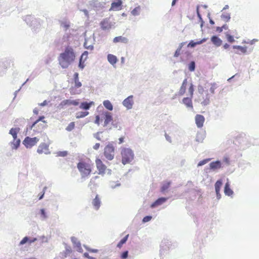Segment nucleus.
<instances>
[{
  "label": "nucleus",
  "instance_id": "obj_8",
  "mask_svg": "<svg viewBox=\"0 0 259 259\" xmlns=\"http://www.w3.org/2000/svg\"><path fill=\"white\" fill-rule=\"evenodd\" d=\"M122 2L121 0H116V2L112 3L110 11H119L121 9Z\"/></svg>",
  "mask_w": 259,
  "mask_h": 259
},
{
  "label": "nucleus",
  "instance_id": "obj_12",
  "mask_svg": "<svg viewBox=\"0 0 259 259\" xmlns=\"http://www.w3.org/2000/svg\"><path fill=\"white\" fill-rule=\"evenodd\" d=\"M113 41L114 43L121 42L127 44L128 42V39L125 37L119 36L114 37Z\"/></svg>",
  "mask_w": 259,
  "mask_h": 259
},
{
  "label": "nucleus",
  "instance_id": "obj_36",
  "mask_svg": "<svg viewBox=\"0 0 259 259\" xmlns=\"http://www.w3.org/2000/svg\"><path fill=\"white\" fill-rule=\"evenodd\" d=\"M40 212H41V215L42 216V217L44 218H46L47 217V215L46 214L45 211L44 209H41Z\"/></svg>",
  "mask_w": 259,
  "mask_h": 259
},
{
  "label": "nucleus",
  "instance_id": "obj_48",
  "mask_svg": "<svg viewBox=\"0 0 259 259\" xmlns=\"http://www.w3.org/2000/svg\"><path fill=\"white\" fill-rule=\"evenodd\" d=\"M78 244H79V247H80V248H81L80 244L79 243Z\"/></svg>",
  "mask_w": 259,
  "mask_h": 259
},
{
  "label": "nucleus",
  "instance_id": "obj_43",
  "mask_svg": "<svg viewBox=\"0 0 259 259\" xmlns=\"http://www.w3.org/2000/svg\"><path fill=\"white\" fill-rule=\"evenodd\" d=\"M66 155H67V152H66V151L62 152H61V154H60V155L62 156H65Z\"/></svg>",
  "mask_w": 259,
  "mask_h": 259
},
{
  "label": "nucleus",
  "instance_id": "obj_37",
  "mask_svg": "<svg viewBox=\"0 0 259 259\" xmlns=\"http://www.w3.org/2000/svg\"><path fill=\"white\" fill-rule=\"evenodd\" d=\"M79 104V102L77 100H71V105H73L75 106L78 105Z\"/></svg>",
  "mask_w": 259,
  "mask_h": 259
},
{
  "label": "nucleus",
  "instance_id": "obj_16",
  "mask_svg": "<svg viewBox=\"0 0 259 259\" xmlns=\"http://www.w3.org/2000/svg\"><path fill=\"white\" fill-rule=\"evenodd\" d=\"M107 59L109 62L112 65L116 64L117 61V57L115 56L112 54L108 55Z\"/></svg>",
  "mask_w": 259,
  "mask_h": 259
},
{
  "label": "nucleus",
  "instance_id": "obj_25",
  "mask_svg": "<svg viewBox=\"0 0 259 259\" xmlns=\"http://www.w3.org/2000/svg\"><path fill=\"white\" fill-rule=\"evenodd\" d=\"M141 8L140 6L136 7L134 10H132L131 13L133 15L136 16L139 14L140 12Z\"/></svg>",
  "mask_w": 259,
  "mask_h": 259
},
{
  "label": "nucleus",
  "instance_id": "obj_18",
  "mask_svg": "<svg viewBox=\"0 0 259 259\" xmlns=\"http://www.w3.org/2000/svg\"><path fill=\"white\" fill-rule=\"evenodd\" d=\"M103 105L106 109L109 110L111 111L113 110V106L109 100H105L103 102Z\"/></svg>",
  "mask_w": 259,
  "mask_h": 259
},
{
  "label": "nucleus",
  "instance_id": "obj_40",
  "mask_svg": "<svg viewBox=\"0 0 259 259\" xmlns=\"http://www.w3.org/2000/svg\"><path fill=\"white\" fill-rule=\"evenodd\" d=\"M124 141V137H120L119 139V144H121Z\"/></svg>",
  "mask_w": 259,
  "mask_h": 259
},
{
  "label": "nucleus",
  "instance_id": "obj_24",
  "mask_svg": "<svg viewBox=\"0 0 259 259\" xmlns=\"http://www.w3.org/2000/svg\"><path fill=\"white\" fill-rule=\"evenodd\" d=\"M72 253V250L70 248H66L63 252V257L66 258L70 256V254Z\"/></svg>",
  "mask_w": 259,
  "mask_h": 259
},
{
  "label": "nucleus",
  "instance_id": "obj_35",
  "mask_svg": "<svg viewBox=\"0 0 259 259\" xmlns=\"http://www.w3.org/2000/svg\"><path fill=\"white\" fill-rule=\"evenodd\" d=\"M84 61H81V60H79V67L81 69H83L84 67V65H83Z\"/></svg>",
  "mask_w": 259,
  "mask_h": 259
},
{
  "label": "nucleus",
  "instance_id": "obj_28",
  "mask_svg": "<svg viewBox=\"0 0 259 259\" xmlns=\"http://www.w3.org/2000/svg\"><path fill=\"white\" fill-rule=\"evenodd\" d=\"M71 105V100H65L62 101L60 104V106L62 107L65 105Z\"/></svg>",
  "mask_w": 259,
  "mask_h": 259
},
{
  "label": "nucleus",
  "instance_id": "obj_9",
  "mask_svg": "<svg viewBox=\"0 0 259 259\" xmlns=\"http://www.w3.org/2000/svg\"><path fill=\"white\" fill-rule=\"evenodd\" d=\"M103 115L104 118V126H106L112 121L113 118L111 113L107 111L103 112Z\"/></svg>",
  "mask_w": 259,
  "mask_h": 259
},
{
  "label": "nucleus",
  "instance_id": "obj_7",
  "mask_svg": "<svg viewBox=\"0 0 259 259\" xmlns=\"http://www.w3.org/2000/svg\"><path fill=\"white\" fill-rule=\"evenodd\" d=\"M123 105L127 109H131L133 107L134 104L133 96L131 95L125 99L123 102Z\"/></svg>",
  "mask_w": 259,
  "mask_h": 259
},
{
  "label": "nucleus",
  "instance_id": "obj_45",
  "mask_svg": "<svg viewBox=\"0 0 259 259\" xmlns=\"http://www.w3.org/2000/svg\"><path fill=\"white\" fill-rule=\"evenodd\" d=\"M65 26L66 28H68L69 27V25H65V26Z\"/></svg>",
  "mask_w": 259,
  "mask_h": 259
},
{
  "label": "nucleus",
  "instance_id": "obj_39",
  "mask_svg": "<svg viewBox=\"0 0 259 259\" xmlns=\"http://www.w3.org/2000/svg\"><path fill=\"white\" fill-rule=\"evenodd\" d=\"M48 104V102L47 100H45L43 102L39 104L40 106H44Z\"/></svg>",
  "mask_w": 259,
  "mask_h": 259
},
{
  "label": "nucleus",
  "instance_id": "obj_2",
  "mask_svg": "<svg viewBox=\"0 0 259 259\" xmlns=\"http://www.w3.org/2000/svg\"><path fill=\"white\" fill-rule=\"evenodd\" d=\"M77 169L82 178H88L91 175L94 167V164L89 159H80L77 164Z\"/></svg>",
  "mask_w": 259,
  "mask_h": 259
},
{
  "label": "nucleus",
  "instance_id": "obj_27",
  "mask_svg": "<svg viewBox=\"0 0 259 259\" xmlns=\"http://www.w3.org/2000/svg\"><path fill=\"white\" fill-rule=\"evenodd\" d=\"M75 127V122H70L68 125L66 127V130L67 131H71L73 130Z\"/></svg>",
  "mask_w": 259,
  "mask_h": 259
},
{
  "label": "nucleus",
  "instance_id": "obj_14",
  "mask_svg": "<svg viewBox=\"0 0 259 259\" xmlns=\"http://www.w3.org/2000/svg\"><path fill=\"white\" fill-rule=\"evenodd\" d=\"M94 103L93 101H91L89 103L86 102H82L80 104L79 108L82 109L88 110L90 109L92 105H94Z\"/></svg>",
  "mask_w": 259,
  "mask_h": 259
},
{
  "label": "nucleus",
  "instance_id": "obj_10",
  "mask_svg": "<svg viewBox=\"0 0 259 259\" xmlns=\"http://www.w3.org/2000/svg\"><path fill=\"white\" fill-rule=\"evenodd\" d=\"M100 26L103 30H109L111 28V24L107 19H105L100 22Z\"/></svg>",
  "mask_w": 259,
  "mask_h": 259
},
{
  "label": "nucleus",
  "instance_id": "obj_42",
  "mask_svg": "<svg viewBox=\"0 0 259 259\" xmlns=\"http://www.w3.org/2000/svg\"><path fill=\"white\" fill-rule=\"evenodd\" d=\"M83 256H84L85 257L88 258V259L89 258V257H90V256L89 255V253H87V252L84 253L83 254Z\"/></svg>",
  "mask_w": 259,
  "mask_h": 259
},
{
  "label": "nucleus",
  "instance_id": "obj_47",
  "mask_svg": "<svg viewBox=\"0 0 259 259\" xmlns=\"http://www.w3.org/2000/svg\"><path fill=\"white\" fill-rule=\"evenodd\" d=\"M89 259H95V258L94 257H93L90 256Z\"/></svg>",
  "mask_w": 259,
  "mask_h": 259
},
{
  "label": "nucleus",
  "instance_id": "obj_15",
  "mask_svg": "<svg viewBox=\"0 0 259 259\" xmlns=\"http://www.w3.org/2000/svg\"><path fill=\"white\" fill-rule=\"evenodd\" d=\"M45 118V117L44 116H40L38 119H37L35 122H33V123L31 125L30 129H32L33 128H35L36 125L37 124V123L41 121L43 122V124L41 125V127L39 128H42L44 126V124L46 123V121L44 120Z\"/></svg>",
  "mask_w": 259,
  "mask_h": 259
},
{
  "label": "nucleus",
  "instance_id": "obj_46",
  "mask_svg": "<svg viewBox=\"0 0 259 259\" xmlns=\"http://www.w3.org/2000/svg\"><path fill=\"white\" fill-rule=\"evenodd\" d=\"M43 195H44V194H42L41 195V196H40V197H39V199H41L42 198Z\"/></svg>",
  "mask_w": 259,
  "mask_h": 259
},
{
  "label": "nucleus",
  "instance_id": "obj_44",
  "mask_svg": "<svg viewBox=\"0 0 259 259\" xmlns=\"http://www.w3.org/2000/svg\"><path fill=\"white\" fill-rule=\"evenodd\" d=\"M33 113L37 115L38 114V110L37 109H35L33 110Z\"/></svg>",
  "mask_w": 259,
  "mask_h": 259
},
{
  "label": "nucleus",
  "instance_id": "obj_41",
  "mask_svg": "<svg viewBox=\"0 0 259 259\" xmlns=\"http://www.w3.org/2000/svg\"><path fill=\"white\" fill-rule=\"evenodd\" d=\"M78 79V74L77 73H75L74 74V80Z\"/></svg>",
  "mask_w": 259,
  "mask_h": 259
},
{
  "label": "nucleus",
  "instance_id": "obj_13",
  "mask_svg": "<svg viewBox=\"0 0 259 259\" xmlns=\"http://www.w3.org/2000/svg\"><path fill=\"white\" fill-rule=\"evenodd\" d=\"M92 204L96 209H98L100 206L101 201L99 196L97 195L92 201Z\"/></svg>",
  "mask_w": 259,
  "mask_h": 259
},
{
  "label": "nucleus",
  "instance_id": "obj_4",
  "mask_svg": "<svg viewBox=\"0 0 259 259\" xmlns=\"http://www.w3.org/2000/svg\"><path fill=\"white\" fill-rule=\"evenodd\" d=\"M115 148L111 143H109L104 148V155L108 160H112L114 158Z\"/></svg>",
  "mask_w": 259,
  "mask_h": 259
},
{
  "label": "nucleus",
  "instance_id": "obj_32",
  "mask_svg": "<svg viewBox=\"0 0 259 259\" xmlns=\"http://www.w3.org/2000/svg\"><path fill=\"white\" fill-rule=\"evenodd\" d=\"M84 47L85 49H88V50H93L94 49L93 46H92V45L87 46V44L86 42H85L84 44Z\"/></svg>",
  "mask_w": 259,
  "mask_h": 259
},
{
  "label": "nucleus",
  "instance_id": "obj_26",
  "mask_svg": "<svg viewBox=\"0 0 259 259\" xmlns=\"http://www.w3.org/2000/svg\"><path fill=\"white\" fill-rule=\"evenodd\" d=\"M161 204H162V198H159L151 205V207H154L157 205H160Z\"/></svg>",
  "mask_w": 259,
  "mask_h": 259
},
{
  "label": "nucleus",
  "instance_id": "obj_5",
  "mask_svg": "<svg viewBox=\"0 0 259 259\" xmlns=\"http://www.w3.org/2000/svg\"><path fill=\"white\" fill-rule=\"evenodd\" d=\"M39 139L36 137L30 138L29 137H27L25 138L23 143L26 148H30L36 145Z\"/></svg>",
  "mask_w": 259,
  "mask_h": 259
},
{
  "label": "nucleus",
  "instance_id": "obj_22",
  "mask_svg": "<svg viewBox=\"0 0 259 259\" xmlns=\"http://www.w3.org/2000/svg\"><path fill=\"white\" fill-rule=\"evenodd\" d=\"M20 143V140L19 139H17V137L16 139H13V141L12 142V147L14 149H17Z\"/></svg>",
  "mask_w": 259,
  "mask_h": 259
},
{
  "label": "nucleus",
  "instance_id": "obj_1",
  "mask_svg": "<svg viewBox=\"0 0 259 259\" xmlns=\"http://www.w3.org/2000/svg\"><path fill=\"white\" fill-rule=\"evenodd\" d=\"M75 52L71 46L65 47L63 52L61 53L58 57V61L63 68H67L73 63L75 59Z\"/></svg>",
  "mask_w": 259,
  "mask_h": 259
},
{
  "label": "nucleus",
  "instance_id": "obj_6",
  "mask_svg": "<svg viewBox=\"0 0 259 259\" xmlns=\"http://www.w3.org/2000/svg\"><path fill=\"white\" fill-rule=\"evenodd\" d=\"M96 167L99 171V174L104 175L107 169V166L103 163L102 161L99 158H97L95 160Z\"/></svg>",
  "mask_w": 259,
  "mask_h": 259
},
{
  "label": "nucleus",
  "instance_id": "obj_17",
  "mask_svg": "<svg viewBox=\"0 0 259 259\" xmlns=\"http://www.w3.org/2000/svg\"><path fill=\"white\" fill-rule=\"evenodd\" d=\"M36 240V238H34L33 239H30L28 237H25L23 238V239L20 242L19 245H23L26 243H28L29 244H31V243L34 242Z\"/></svg>",
  "mask_w": 259,
  "mask_h": 259
},
{
  "label": "nucleus",
  "instance_id": "obj_38",
  "mask_svg": "<svg viewBox=\"0 0 259 259\" xmlns=\"http://www.w3.org/2000/svg\"><path fill=\"white\" fill-rule=\"evenodd\" d=\"M100 146V143H96L94 146H93V148L95 149V150H98L99 147Z\"/></svg>",
  "mask_w": 259,
  "mask_h": 259
},
{
  "label": "nucleus",
  "instance_id": "obj_11",
  "mask_svg": "<svg viewBox=\"0 0 259 259\" xmlns=\"http://www.w3.org/2000/svg\"><path fill=\"white\" fill-rule=\"evenodd\" d=\"M49 150V146L46 143H41L37 150V152L39 154L47 153Z\"/></svg>",
  "mask_w": 259,
  "mask_h": 259
},
{
  "label": "nucleus",
  "instance_id": "obj_34",
  "mask_svg": "<svg viewBox=\"0 0 259 259\" xmlns=\"http://www.w3.org/2000/svg\"><path fill=\"white\" fill-rule=\"evenodd\" d=\"M100 120V117L99 115H96L95 123L98 125H99Z\"/></svg>",
  "mask_w": 259,
  "mask_h": 259
},
{
  "label": "nucleus",
  "instance_id": "obj_19",
  "mask_svg": "<svg viewBox=\"0 0 259 259\" xmlns=\"http://www.w3.org/2000/svg\"><path fill=\"white\" fill-rule=\"evenodd\" d=\"M89 114L88 111H81L78 112L76 113V118H81L85 117Z\"/></svg>",
  "mask_w": 259,
  "mask_h": 259
},
{
  "label": "nucleus",
  "instance_id": "obj_30",
  "mask_svg": "<svg viewBox=\"0 0 259 259\" xmlns=\"http://www.w3.org/2000/svg\"><path fill=\"white\" fill-rule=\"evenodd\" d=\"M128 256V251H124L121 255V257L122 259H125Z\"/></svg>",
  "mask_w": 259,
  "mask_h": 259
},
{
  "label": "nucleus",
  "instance_id": "obj_3",
  "mask_svg": "<svg viewBox=\"0 0 259 259\" xmlns=\"http://www.w3.org/2000/svg\"><path fill=\"white\" fill-rule=\"evenodd\" d=\"M120 154L121 156V162L123 165L130 163L134 158V153L133 150L128 148L123 147L121 148Z\"/></svg>",
  "mask_w": 259,
  "mask_h": 259
},
{
  "label": "nucleus",
  "instance_id": "obj_33",
  "mask_svg": "<svg viewBox=\"0 0 259 259\" xmlns=\"http://www.w3.org/2000/svg\"><path fill=\"white\" fill-rule=\"evenodd\" d=\"M82 85L81 83L79 81L78 79L75 80V86L76 88H80Z\"/></svg>",
  "mask_w": 259,
  "mask_h": 259
},
{
  "label": "nucleus",
  "instance_id": "obj_31",
  "mask_svg": "<svg viewBox=\"0 0 259 259\" xmlns=\"http://www.w3.org/2000/svg\"><path fill=\"white\" fill-rule=\"evenodd\" d=\"M151 219H152V217L151 216H146L143 218V222L144 223L148 222L150 221Z\"/></svg>",
  "mask_w": 259,
  "mask_h": 259
},
{
  "label": "nucleus",
  "instance_id": "obj_29",
  "mask_svg": "<svg viewBox=\"0 0 259 259\" xmlns=\"http://www.w3.org/2000/svg\"><path fill=\"white\" fill-rule=\"evenodd\" d=\"M88 51H84L81 55V57H80V60H81V61H85L87 57H88Z\"/></svg>",
  "mask_w": 259,
  "mask_h": 259
},
{
  "label": "nucleus",
  "instance_id": "obj_21",
  "mask_svg": "<svg viewBox=\"0 0 259 259\" xmlns=\"http://www.w3.org/2000/svg\"><path fill=\"white\" fill-rule=\"evenodd\" d=\"M19 129L18 128H12L10 131V134L12 135L13 139H16L17 137V133Z\"/></svg>",
  "mask_w": 259,
  "mask_h": 259
},
{
  "label": "nucleus",
  "instance_id": "obj_23",
  "mask_svg": "<svg viewBox=\"0 0 259 259\" xmlns=\"http://www.w3.org/2000/svg\"><path fill=\"white\" fill-rule=\"evenodd\" d=\"M128 237V234L126 235L123 238H122L120 242L118 243L117 246L119 248H121L123 244H124Z\"/></svg>",
  "mask_w": 259,
  "mask_h": 259
},
{
  "label": "nucleus",
  "instance_id": "obj_20",
  "mask_svg": "<svg viewBox=\"0 0 259 259\" xmlns=\"http://www.w3.org/2000/svg\"><path fill=\"white\" fill-rule=\"evenodd\" d=\"M99 177L98 176H95L93 177L89 183V186L90 187H95L97 185V183H96V180L98 179Z\"/></svg>",
  "mask_w": 259,
  "mask_h": 259
}]
</instances>
